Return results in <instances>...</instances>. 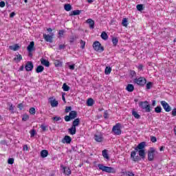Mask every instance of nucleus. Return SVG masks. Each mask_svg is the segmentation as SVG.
<instances>
[{
  "label": "nucleus",
  "mask_w": 176,
  "mask_h": 176,
  "mask_svg": "<svg viewBox=\"0 0 176 176\" xmlns=\"http://www.w3.org/2000/svg\"><path fill=\"white\" fill-rule=\"evenodd\" d=\"M8 164H13L14 163V158H9L8 160Z\"/></svg>",
  "instance_id": "nucleus-48"
},
{
  "label": "nucleus",
  "mask_w": 176,
  "mask_h": 176,
  "mask_svg": "<svg viewBox=\"0 0 176 176\" xmlns=\"http://www.w3.org/2000/svg\"><path fill=\"white\" fill-rule=\"evenodd\" d=\"M87 23L89 24V28L93 30L94 28V21L91 19L87 20Z\"/></svg>",
  "instance_id": "nucleus-27"
},
{
  "label": "nucleus",
  "mask_w": 176,
  "mask_h": 176,
  "mask_svg": "<svg viewBox=\"0 0 176 176\" xmlns=\"http://www.w3.org/2000/svg\"><path fill=\"white\" fill-rule=\"evenodd\" d=\"M64 32H65V30H59L58 31V35H59V36L60 37H61V36H63V35H64Z\"/></svg>",
  "instance_id": "nucleus-52"
},
{
  "label": "nucleus",
  "mask_w": 176,
  "mask_h": 176,
  "mask_svg": "<svg viewBox=\"0 0 176 176\" xmlns=\"http://www.w3.org/2000/svg\"><path fill=\"white\" fill-rule=\"evenodd\" d=\"M41 63L42 65H44L45 67H50V63L49 62V60H47L45 58H41Z\"/></svg>",
  "instance_id": "nucleus-18"
},
{
  "label": "nucleus",
  "mask_w": 176,
  "mask_h": 176,
  "mask_svg": "<svg viewBox=\"0 0 176 176\" xmlns=\"http://www.w3.org/2000/svg\"><path fill=\"white\" fill-rule=\"evenodd\" d=\"M122 24L123 27H127V25H128L127 19H126V18L123 19L122 21Z\"/></svg>",
  "instance_id": "nucleus-44"
},
{
  "label": "nucleus",
  "mask_w": 176,
  "mask_h": 176,
  "mask_svg": "<svg viewBox=\"0 0 176 176\" xmlns=\"http://www.w3.org/2000/svg\"><path fill=\"white\" fill-rule=\"evenodd\" d=\"M9 49H10V50H13V52H17V50L20 49V46L19 44H15L14 45H10Z\"/></svg>",
  "instance_id": "nucleus-19"
},
{
  "label": "nucleus",
  "mask_w": 176,
  "mask_h": 176,
  "mask_svg": "<svg viewBox=\"0 0 176 176\" xmlns=\"http://www.w3.org/2000/svg\"><path fill=\"white\" fill-rule=\"evenodd\" d=\"M133 82L134 83H136V85H138L139 86H141L142 87L146 84V79L144 77H140L138 78H135L133 80Z\"/></svg>",
  "instance_id": "nucleus-6"
},
{
  "label": "nucleus",
  "mask_w": 176,
  "mask_h": 176,
  "mask_svg": "<svg viewBox=\"0 0 176 176\" xmlns=\"http://www.w3.org/2000/svg\"><path fill=\"white\" fill-rule=\"evenodd\" d=\"M25 69L28 72H30V71L34 69V63H32V61H28L25 65Z\"/></svg>",
  "instance_id": "nucleus-11"
},
{
  "label": "nucleus",
  "mask_w": 176,
  "mask_h": 176,
  "mask_svg": "<svg viewBox=\"0 0 176 176\" xmlns=\"http://www.w3.org/2000/svg\"><path fill=\"white\" fill-rule=\"evenodd\" d=\"M130 74L132 76H135V71H133V70L131 71Z\"/></svg>",
  "instance_id": "nucleus-60"
},
{
  "label": "nucleus",
  "mask_w": 176,
  "mask_h": 176,
  "mask_svg": "<svg viewBox=\"0 0 176 176\" xmlns=\"http://www.w3.org/2000/svg\"><path fill=\"white\" fill-rule=\"evenodd\" d=\"M41 129H42V131H46V130H47V126H46L45 124H41Z\"/></svg>",
  "instance_id": "nucleus-49"
},
{
  "label": "nucleus",
  "mask_w": 176,
  "mask_h": 176,
  "mask_svg": "<svg viewBox=\"0 0 176 176\" xmlns=\"http://www.w3.org/2000/svg\"><path fill=\"white\" fill-rule=\"evenodd\" d=\"M17 108H19V109L21 111L23 108H24V104L23 103H20L17 105Z\"/></svg>",
  "instance_id": "nucleus-50"
},
{
  "label": "nucleus",
  "mask_w": 176,
  "mask_h": 176,
  "mask_svg": "<svg viewBox=\"0 0 176 176\" xmlns=\"http://www.w3.org/2000/svg\"><path fill=\"white\" fill-rule=\"evenodd\" d=\"M79 123H80V119L79 118H76L73 122H72V125L74 127H78V126H79Z\"/></svg>",
  "instance_id": "nucleus-26"
},
{
  "label": "nucleus",
  "mask_w": 176,
  "mask_h": 176,
  "mask_svg": "<svg viewBox=\"0 0 176 176\" xmlns=\"http://www.w3.org/2000/svg\"><path fill=\"white\" fill-rule=\"evenodd\" d=\"M14 16H16V13L14 12H12L10 14V19H13V17H14Z\"/></svg>",
  "instance_id": "nucleus-57"
},
{
  "label": "nucleus",
  "mask_w": 176,
  "mask_h": 176,
  "mask_svg": "<svg viewBox=\"0 0 176 176\" xmlns=\"http://www.w3.org/2000/svg\"><path fill=\"white\" fill-rule=\"evenodd\" d=\"M68 133L72 135H75L76 134V127L72 125L71 128L68 129Z\"/></svg>",
  "instance_id": "nucleus-17"
},
{
  "label": "nucleus",
  "mask_w": 176,
  "mask_h": 176,
  "mask_svg": "<svg viewBox=\"0 0 176 176\" xmlns=\"http://www.w3.org/2000/svg\"><path fill=\"white\" fill-rule=\"evenodd\" d=\"M102 155L104 159L109 160V155H108V150L104 149L102 151Z\"/></svg>",
  "instance_id": "nucleus-23"
},
{
  "label": "nucleus",
  "mask_w": 176,
  "mask_h": 176,
  "mask_svg": "<svg viewBox=\"0 0 176 176\" xmlns=\"http://www.w3.org/2000/svg\"><path fill=\"white\" fill-rule=\"evenodd\" d=\"M0 8H5V1L0 2Z\"/></svg>",
  "instance_id": "nucleus-59"
},
{
  "label": "nucleus",
  "mask_w": 176,
  "mask_h": 176,
  "mask_svg": "<svg viewBox=\"0 0 176 176\" xmlns=\"http://www.w3.org/2000/svg\"><path fill=\"white\" fill-rule=\"evenodd\" d=\"M76 118H78V112L76 111H71L69 116H65V122H71V120L76 119Z\"/></svg>",
  "instance_id": "nucleus-5"
},
{
  "label": "nucleus",
  "mask_w": 176,
  "mask_h": 176,
  "mask_svg": "<svg viewBox=\"0 0 176 176\" xmlns=\"http://www.w3.org/2000/svg\"><path fill=\"white\" fill-rule=\"evenodd\" d=\"M43 38L46 42H50V43H53V36L49 34H43Z\"/></svg>",
  "instance_id": "nucleus-16"
},
{
  "label": "nucleus",
  "mask_w": 176,
  "mask_h": 176,
  "mask_svg": "<svg viewBox=\"0 0 176 176\" xmlns=\"http://www.w3.org/2000/svg\"><path fill=\"white\" fill-rule=\"evenodd\" d=\"M139 107L144 112H151V104H149V102L148 101L139 102Z\"/></svg>",
  "instance_id": "nucleus-3"
},
{
  "label": "nucleus",
  "mask_w": 176,
  "mask_h": 176,
  "mask_svg": "<svg viewBox=\"0 0 176 176\" xmlns=\"http://www.w3.org/2000/svg\"><path fill=\"white\" fill-rule=\"evenodd\" d=\"M95 141H96V142H102V141H104V138L102 137V135L99 134V135H94V137Z\"/></svg>",
  "instance_id": "nucleus-13"
},
{
  "label": "nucleus",
  "mask_w": 176,
  "mask_h": 176,
  "mask_svg": "<svg viewBox=\"0 0 176 176\" xmlns=\"http://www.w3.org/2000/svg\"><path fill=\"white\" fill-rule=\"evenodd\" d=\"M50 102L51 107H52V108L58 107V101L56 100V99H54L53 98H50Z\"/></svg>",
  "instance_id": "nucleus-14"
},
{
  "label": "nucleus",
  "mask_w": 176,
  "mask_h": 176,
  "mask_svg": "<svg viewBox=\"0 0 176 176\" xmlns=\"http://www.w3.org/2000/svg\"><path fill=\"white\" fill-rule=\"evenodd\" d=\"M136 9L139 12H142V10H144V9H145V6H144L143 4H138L136 6Z\"/></svg>",
  "instance_id": "nucleus-31"
},
{
  "label": "nucleus",
  "mask_w": 176,
  "mask_h": 176,
  "mask_svg": "<svg viewBox=\"0 0 176 176\" xmlns=\"http://www.w3.org/2000/svg\"><path fill=\"white\" fill-rule=\"evenodd\" d=\"M58 49L59 50H64L65 49V45H59Z\"/></svg>",
  "instance_id": "nucleus-53"
},
{
  "label": "nucleus",
  "mask_w": 176,
  "mask_h": 176,
  "mask_svg": "<svg viewBox=\"0 0 176 176\" xmlns=\"http://www.w3.org/2000/svg\"><path fill=\"white\" fill-rule=\"evenodd\" d=\"M98 167L99 170H101L102 171H103L104 173H112L113 174L116 173V170H115V168L105 166L102 164H98Z\"/></svg>",
  "instance_id": "nucleus-2"
},
{
  "label": "nucleus",
  "mask_w": 176,
  "mask_h": 176,
  "mask_svg": "<svg viewBox=\"0 0 176 176\" xmlns=\"http://www.w3.org/2000/svg\"><path fill=\"white\" fill-rule=\"evenodd\" d=\"M80 43L81 49H85V46H86V42L83 40H80Z\"/></svg>",
  "instance_id": "nucleus-45"
},
{
  "label": "nucleus",
  "mask_w": 176,
  "mask_h": 176,
  "mask_svg": "<svg viewBox=\"0 0 176 176\" xmlns=\"http://www.w3.org/2000/svg\"><path fill=\"white\" fill-rule=\"evenodd\" d=\"M62 89H63V91H69L70 88L66 83H64Z\"/></svg>",
  "instance_id": "nucleus-38"
},
{
  "label": "nucleus",
  "mask_w": 176,
  "mask_h": 176,
  "mask_svg": "<svg viewBox=\"0 0 176 176\" xmlns=\"http://www.w3.org/2000/svg\"><path fill=\"white\" fill-rule=\"evenodd\" d=\"M69 69H72V71H74V69H75V64L69 65Z\"/></svg>",
  "instance_id": "nucleus-56"
},
{
  "label": "nucleus",
  "mask_w": 176,
  "mask_h": 176,
  "mask_svg": "<svg viewBox=\"0 0 176 176\" xmlns=\"http://www.w3.org/2000/svg\"><path fill=\"white\" fill-rule=\"evenodd\" d=\"M172 116H176V108H175V109H173V110H172Z\"/></svg>",
  "instance_id": "nucleus-58"
},
{
  "label": "nucleus",
  "mask_w": 176,
  "mask_h": 176,
  "mask_svg": "<svg viewBox=\"0 0 176 176\" xmlns=\"http://www.w3.org/2000/svg\"><path fill=\"white\" fill-rule=\"evenodd\" d=\"M19 71H24V65L21 66Z\"/></svg>",
  "instance_id": "nucleus-63"
},
{
  "label": "nucleus",
  "mask_w": 176,
  "mask_h": 176,
  "mask_svg": "<svg viewBox=\"0 0 176 176\" xmlns=\"http://www.w3.org/2000/svg\"><path fill=\"white\" fill-rule=\"evenodd\" d=\"M29 112L31 115H35L36 113V111L35 110V108L31 107L29 110Z\"/></svg>",
  "instance_id": "nucleus-42"
},
{
  "label": "nucleus",
  "mask_w": 176,
  "mask_h": 176,
  "mask_svg": "<svg viewBox=\"0 0 176 176\" xmlns=\"http://www.w3.org/2000/svg\"><path fill=\"white\" fill-rule=\"evenodd\" d=\"M28 119H30V116H29L28 115L24 114V115L23 116L22 120H23V122H27V120H28Z\"/></svg>",
  "instance_id": "nucleus-43"
},
{
  "label": "nucleus",
  "mask_w": 176,
  "mask_h": 176,
  "mask_svg": "<svg viewBox=\"0 0 176 176\" xmlns=\"http://www.w3.org/2000/svg\"><path fill=\"white\" fill-rule=\"evenodd\" d=\"M111 41H112L113 46L118 45V43L119 42V39L118 38V37H112Z\"/></svg>",
  "instance_id": "nucleus-30"
},
{
  "label": "nucleus",
  "mask_w": 176,
  "mask_h": 176,
  "mask_svg": "<svg viewBox=\"0 0 176 176\" xmlns=\"http://www.w3.org/2000/svg\"><path fill=\"white\" fill-rule=\"evenodd\" d=\"M108 116H109L108 111H105L104 113L103 117L104 118V119H108Z\"/></svg>",
  "instance_id": "nucleus-54"
},
{
  "label": "nucleus",
  "mask_w": 176,
  "mask_h": 176,
  "mask_svg": "<svg viewBox=\"0 0 176 176\" xmlns=\"http://www.w3.org/2000/svg\"><path fill=\"white\" fill-rule=\"evenodd\" d=\"M151 87H152V82H149L146 85V89H147V90H149Z\"/></svg>",
  "instance_id": "nucleus-46"
},
{
  "label": "nucleus",
  "mask_w": 176,
  "mask_h": 176,
  "mask_svg": "<svg viewBox=\"0 0 176 176\" xmlns=\"http://www.w3.org/2000/svg\"><path fill=\"white\" fill-rule=\"evenodd\" d=\"M132 115L134 116L135 119H140L141 118V116L138 114V113L134 110L132 111Z\"/></svg>",
  "instance_id": "nucleus-35"
},
{
  "label": "nucleus",
  "mask_w": 176,
  "mask_h": 176,
  "mask_svg": "<svg viewBox=\"0 0 176 176\" xmlns=\"http://www.w3.org/2000/svg\"><path fill=\"white\" fill-rule=\"evenodd\" d=\"M87 105L88 107H93L94 105V100L93 98H89L87 101Z\"/></svg>",
  "instance_id": "nucleus-29"
},
{
  "label": "nucleus",
  "mask_w": 176,
  "mask_h": 176,
  "mask_svg": "<svg viewBox=\"0 0 176 176\" xmlns=\"http://www.w3.org/2000/svg\"><path fill=\"white\" fill-rule=\"evenodd\" d=\"M64 9L66 12H70V10H72V6L71 4H65Z\"/></svg>",
  "instance_id": "nucleus-32"
},
{
  "label": "nucleus",
  "mask_w": 176,
  "mask_h": 176,
  "mask_svg": "<svg viewBox=\"0 0 176 176\" xmlns=\"http://www.w3.org/2000/svg\"><path fill=\"white\" fill-rule=\"evenodd\" d=\"M155 112L156 113H160L162 112V107L157 106V107L155 108Z\"/></svg>",
  "instance_id": "nucleus-41"
},
{
  "label": "nucleus",
  "mask_w": 176,
  "mask_h": 176,
  "mask_svg": "<svg viewBox=\"0 0 176 176\" xmlns=\"http://www.w3.org/2000/svg\"><path fill=\"white\" fill-rule=\"evenodd\" d=\"M35 134H36V131H35V129H32L30 131V137H35Z\"/></svg>",
  "instance_id": "nucleus-47"
},
{
  "label": "nucleus",
  "mask_w": 176,
  "mask_h": 176,
  "mask_svg": "<svg viewBox=\"0 0 176 176\" xmlns=\"http://www.w3.org/2000/svg\"><path fill=\"white\" fill-rule=\"evenodd\" d=\"M61 168L63 169V173L65 174V175H71L72 172L71 171V169L67 166H61Z\"/></svg>",
  "instance_id": "nucleus-15"
},
{
  "label": "nucleus",
  "mask_w": 176,
  "mask_h": 176,
  "mask_svg": "<svg viewBox=\"0 0 176 176\" xmlns=\"http://www.w3.org/2000/svg\"><path fill=\"white\" fill-rule=\"evenodd\" d=\"M122 124L117 123L114 125L112 128V132L113 133L114 135H120L122 134Z\"/></svg>",
  "instance_id": "nucleus-4"
},
{
  "label": "nucleus",
  "mask_w": 176,
  "mask_h": 176,
  "mask_svg": "<svg viewBox=\"0 0 176 176\" xmlns=\"http://www.w3.org/2000/svg\"><path fill=\"white\" fill-rule=\"evenodd\" d=\"M45 67L42 65H38L36 69V74H40L41 72H43Z\"/></svg>",
  "instance_id": "nucleus-28"
},
{
  "label": "nucleus",
  "mask_w": 176,
  "mask_h": 176,
  "mask_svg": "<svg viewBox=\"0 0 176 176\" xmlns=\"http://www.w3.org/2000/svg\"><path fill=\"white\" fill-rule=\"evenodd\" d=\"M35 43L34 41H31L29 45L27 47V50L29 53H32L34 50H35Z\"/></svg>",
  "instance_id": "nucleus-12"
},
{
  "label": "nucleus",
  "mask_w": 176,
  "mask_h": 176,
  "mask_svg": "<svg viewBox=\"0 0 176 176\" xmlns=\"http://www.w3.org/2000/svg\"><path fill=\"white\" fill-rule=\"evenodd\" d=\"M126 90L129 91V93L134 91V85H133V84H128L126 87Z\"/></svg>",
  "instance_id": "nucleus-20"
},
{
  "label": "nucleus",
  "mask_w": 176,
  "mask_h": 176,
  "mask_svg": "<svg viewBox=\"0 0 176 176\" xmlns=\"http://www.w3.org/2000/svg\"><path fill=\"white\" fill-rule=\"evenodd\" d=\"M8 105L9 107L8 111L11 112V113H14V108H16L15 106L13 105V104L8 102Z\"/></svg>",
  "instance_id": "nucleus-21"
},
{
  "label": "nucleus",
  "mask_w": 176,
  "mask_h": 176,
  "mask_svg": "<svg viewBox=\"0 0 176 176\" xmlns=\"http://www.w3.org/2000/svg\"><path fill=\"white\" fill-rule=\"evenodd\" d=\"M55 67H63V63L60 60H55L54 62Z\"/></svg>",
  "instance_id": "nucleus-39"
},
{
  "label": "nucleus",
  "mask_w": 176,
  "mask_h": 176,
  "mask_svg": "<svg viewBox=\"0 0 176 176\" xmlns=\"http://www.w3.org/2000/svg\"><path fill=\"white\" fill-rule=\"evenodd\" d=\"M69 111H72V107L71 106L69 107H66L65 108V112L66 113H68V112H69Z\"/></svg>",
  "instance_id": "nucleus-51"
},
{
  "label": "nucleus",
  "mask_w": 176,
  "mask_h": 176,
  "mask_svg": "<svg viewBox=\"0 0 176 176\" xmlns=\"http://www.w3.org/2000/svg\"><path fill=\"white\" fill-rule=\"evenodd\" d=\"M75 41H76V36H69V43L70 45H72V43H74V42H75Z\"/></svg>",
  "instance_id": "nucleus-37"
},
{
  "label": "nucleus",
  "mask_w": 176,
  "mask_h": 176,
  "mask_svg": "<svg viewBox=\"0 0 176 176\" xmlns=\"http://www.w3.org/2000/svg\"><path fill=\"white\" fill-rule=\"evenodd\" d=\"M100 36L104 41H107L108 39V34L105 32H102Z\"/></svg>",
  "instance_id": "nucleus-34"
},
{
  "label": "nucleus",
  "mask_w": 176,
  "mask_h": 176,
  "mask_svg": "<svg viewBox=\"0 0 176 176\" xmlns=\"http://www.w3.org/2000/svg\"><path fill=\"white\" fill-rule=\"evenodd\" d=\"M80 10H73L70 16H79V14H80Z\"/></svg>",
  "instance_id": "nucleus-33"
},
{
  "label": "nucleus",
  "mask_w": 176,
  "mask_h": 176,
  "mask_svg": "<svg viewBox=\"0 0 176 176\" xmlns=\"http://www.w3.org/2000/svg\"><path fill=\"white\" fill-rule=\"evenodd\" d=\"M65 93L63 94L62 100H63V101H64L65 102Z\"/></svg>",
  "instance_id": "nucleus-61"
},
{
  "label": "nucleus",
  "mask_w": 176,
  "mask_h": 176,
  "mask_svg": "<svg viewBox=\"0 0 176 176\" xmlns=\"http://www.w3.org/2000/svg\"><path fill=\"white\" fill-rule=\"evenodd\" d=\"M145 146H146V142H142L135 148V151L138 152L139 156L143 160L145 159V150H144Z\"/></svg>",
  "instance_id": "nucleus-1"
},
{
  "label": "nucleus",
  "mask_w": 176,
  "mask_h": 176,
  "mask_svg": "<svg viewBox=\"0 0 176 176\" xmlns=\"http://www.w3.org/2000/svg\"><path fill=\"white\" fill-rule=\"evenodd\" d=\"M28 151V146H27V145H25L24 146H23V151Z\"/></svg>",
  "instance_id": "nucleus-62"
},
{
  "label": "nucleus",
  "mask_w": 176,
  "mask_h": 176,
  "mask_svg": "<svg viewBox=\"0 0 176 176\" xmlns=\"http://www.w3.org/2000/svg\"><path fill=\"white\" fill-rule=\"evenodd\" d=\"M21 60H23V56L20 54H16L14 58V61L16 63H20Z\"/></svg>",
  "instance_id": "nucleus-25"
},
{
  "label": "nucleus",
  "mask_w": 176,
  "mask_h": 176,
  "mask_svg": "<svg viewBox=\"0 0 176 176\" xmlns=\"http://www.w3.org/2000/svg\"><path fill=\"white\" fill-rule=\"evenodd\" d=\"M135 155H137V152L135 151H133L131 153V157L132 159V160L133 162H140V160H141V159H142V157H141V156H135Z\"/></svg>",
  "instance_id": "nucleus-9"
},
{
  "label": "nucleus",
  "mask_w": 176,
  "mask_h": 176,
  "mask_svg": "<svg viewBox=\"0 0 176 176\" xmlns=\"http://www.w3.org/2000/svg\"><path fill=\"white\" fill-rule=\"evenodd\" d=\"M151 142H156V141H157V140L156 139V137L152 136L151 138Z\"/></svg>",
  "instance_id": "nucleus-55"
},
{
  "label": "nucleus",
  "mask_w": 176,
  "mask_h": 176,
  "mask_svg": "<svg viewBox=\"0 0 176 176\" xmlns=\"http://www.w3.org/2000/svg\"><path fill=\"white\" fill-rule=\"evenodd\" d=\"M71 141H72V139L69 136L65 135L63 138V142H65L66 144H71Z\"/></svg>",
  "instance_id": "nucleus-22"
},
{
  "label": "nucleus",
  "mask_w": 176,
  "mask_h": 176,
  "mask_svg": "<svg viewBox=\"0 0 176 176\" xmlns=\"http://www.w3.org/2000/svg\"><path fill=\"white\" fill-rule=\"evenodd\" d=\"M52 119L54 120V122H63V118H61V117L55 116Z\"/></svg>",
  "instance_id": "nucleus-40"
},
{
  "label": "nucleus",
  "mask_w": 176,
  "mask_h": 176,
  "mask_svg": "<svg viewBox=\"0 0 176 176\" xmlns=\"http://www.w3.org/2000/svg\"><path fill=\"white\" fill-rule=\"evenodd\" d=\"M112 71V68L111 67H106L104 74L105 75H109Z\"/></svg>",
  "instance_id": "nucleus-36"
},
{
  "label": "nucleus",
  "mask_w": 176,
  "mask_h": 176,
  "mask_svg": "<svg viewBox=\"0 0 176 176\" xmlns=\"http://www.w3.org/2000/svg\"><path fill=\"white\" fill-rule=\"evenodd\" d=\"M152 105H153V107H155V105H156V100L152 101Z\"/></svg>",
  "instance_id": "nucleus-64"
},
{
  "label": "nucleus",
  "mask_w": 176,
  "mask_h": 176,
  "mask_svg": "<svg viewBox=\"0 0 176 176\" xmlns=\"http://www.w3.org/2000/svg\"><path fill=\"white\" fill-rule=\"evenodd\" d=\"M155 153H156V150L154 148H150V150L148 152V160L149 162H153L155 159Z\"/></svg>",
  "instance_id": "nucleus-8"
},
{
  "label": "nucleus",
  "mask_w": 176,
  "mask_h": 176,
  "mask_svg": "<svg viewBox=\"0 0 176 176\" xmlns=\"http://www.w3.org/2000/svg\"><path fill=\"white\" fill-rule=\"evenodd\" d=\"M49 155V151L47 150H43L41 151V156L43 158L47 157Z\"/></svg>",
  "instance_id": "nucleus-24"
},
{
  "label": "nucleus",
  "mask_w": 176,
  "mask_h": 176,
  "mask_svg": "<svg viewBox=\"0 0 176 176\" xmlns=\"http://www.w3.org/2000/svg\"><path fill=\"white\" fill-rule=\"evenodd\" d=\"M93 47L96 52H99V53H102L104 50V47L101 46V43L99 41H95L93 43Z\"/></svg>",
  "instance_id": "nucleus-7"
},
{
  "label": "nucleus",
  "mask_w": 176,
  "mask_h": 176,
  "mask_svg": "<svg viewBox=\"0 0 176 176\" xmlns=\"http://www.w3.org/2000/svg\"><path fill=\"white\" fill-rule=\"evenodd\" d=\"M161 105L163 107V108L166 112L171 111V107L169 106V104H168V103H167V102H166L164 100L161 101Z\"/></svg>",
  "instance_id": "nucleus-10"
}]
</instances>
